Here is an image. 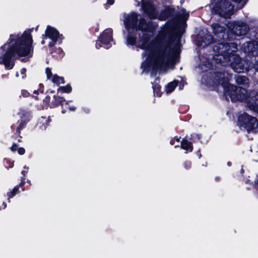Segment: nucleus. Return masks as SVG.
Returning <instances> with one entry per match:
<instances>
[{
  "label": "nucleus",
  "mask_w": 258,
  "mask_h": 258,
  "mask_svg": "<svg viewBox=\"0 0 258 258\" xmlns=\"http://www.w3.org/2000/svg\"><path fill=\"white\" fill-rule=\"evenodd\" d=\"M254 68L255 70L258 72V60L255 62L254 64Z\"/></svg>",
  "instance_id": "34"
},
{
  "label": "nucleus",
  "mask_w": 258,
  "mask_h": 258,
  "mask_svg": "<svg viewBox=\"0 0 258 258\" xmlns=\"http://www.w3.org/2000/svg\"><path fill=\"white\" fill-rule=\"evenodd\" d=\"M69 108H70V110H72V111H74L76 109V108L75 107H70Z\"/></svg>",
  "instance_id": "37"
},
{
  "label": "nucleus",
  "mask_w": 258,
  "mask_h": 258,
  "mask_svg": "<svg viewBox=\"0 0 258 258\" xmlns=\"http://www.w3.org/2000/svg\"><path fill=\"white\" fill-rule=\"evenodd\" d=\"M31 30L25 31L20 36L12 34L7 44L0 48V63H4L6 69L10 70L14 66L11 58L16 55L25 56L31 53L32 38Z\"/></svg>",
  "instance_id": "2"
},
{
  "label": "nucleus",
  "mask_w": 258,
  "mask_h": 258,
  "mask_svg": "<svg viewBox=\"0 0 258 258\" xmlns=\"http://www.w3.org/2000/svg\"><path fill=\"white\" fill-rule=\"evenodd\" d=\"M138 15L133 13L125 18L124 25L126 28H135L143 31L141 47L146 50L150 67L155 70L169 63H175L180 52L181 31L179 18L170 20L162 29L157 37L149 41L155 28L147 23L143 18L138 25Z\"/></svg>",
  "instance_id": "1"
},
{
  "label": "nucleus",
  "mask_w": 258,
  "mask_h": 258,
  "mask_svg": "<svg viewBox=\"0 0 258 258\" xmlns=\"http://www.w3.org/2000/svg\"><path fill=\"white\" fill-rule=\"evenodd\" d=\"M17 148H18V146L17 145V144H14L12 145V146L11 147V150L12 151L14 152V151H16V150L17 149Z\"/></svg>",
  "instance_id": "31"
},
{
  "label": "nucleus",
  "mask_w": 258,
  "mask_h": 258,
  "mask_svg": "<svg viewBox=\"0 0 258 258\" xmlns=\"http://www.w3.org/2000/svg\"><path fill=\"white\" fill-rule=\"evenodd\" d=\"M19 115L21 118V121L19 123V126L17 127V131H18L20 129L23 127L25 124L29 121L30 118V114L25 111H21L19 113Z\"/></svg>",
  "instance_id": "15"
},
{
  "label": "nucleus",
  "mask_w": 258,
  "mask_h": 258,
  "mask_svg": "<svg viewBox=\"0 0 258 258\" xmlns=\"http://www.w3.org/2000/svg\"><path fill=\"white\" fill-rule=\"evenodd\" d=\"M174 13V9L167 8L163 11L159 16L158 19L160 20L163 21L166 20Z\"/></svg>",
  "instance_id": "17"
},
{
  "label": "nucleus",
  "mask_w": 258,
  "mask_h": 258,
  "mask_svg": "<svg viewBox=\"0 0 258 258\" xmlns=\"http://www.w3.org/2000/svg\"><path fill=\"white\" fill-rule=\"evenodd\" d=\"M6 208V204L5 203H3L1 205H0V209H5Z\"/></svg>",
  "instance_id": "36"
},
{
  "label": "nucleus",
  "mask_w": 258,
  "mask_h": 258,
  "mask_svg": "<svg viewBox=\"0 0 258 258\" xmlns=\"http://www.w3.org/2000/svg\"><path fill=\"white\" fill-rule=\"evenodd\" d=\"M238 123L240 128H243L248 132H258L257 119L246 113H243L239 116Z\"/></svg>",
  "instance_id": "6"
},
{
  "label": "nucleus",
  "mask_w": 258,
  "mask_h": 258,
  "mask_svg": "<svg viewBox=\"0 0 258 258\" xmlns=\"http://www.w3.org/2000/svg\"><path fill=\"white\" fill-rule=\"evenodd\" d=\"M228 165H230V164L229 162L228 163Z\"/></svg>",
  "instance_id": "47"
},
{
  "label": "nucleus",
  "mask_w": 258,
  "mask_h": 258,
  "mask_svg": "<svg viewBox=\"0 0 258 258\" xmlns=\"http://www.w3.org/2000/svg\"><path fill=\"white\" fill-rule=\"evenodd\" d=\"M254 186L255 188L258 190V179L254 181Z\"/></svg>",
  "instance_id": "35"
},
{
  "label": "nucleus",
  "mask_w": 258,
  "mask_h": 258,
  "mask_svg": "<svg viewBox=\"0 0 258 258\" xmlns=\"http://www.w3.org/2000/svg\"><path fill=\"white\" fill-rule=\"evenodd\" d=\"M142 9L144 12L151 19L157 18L158 13L156 12L155 7L150 3L146 2L145 0H142Z\"/></svg>",
  "instance_id": "11"
},
{
  "label": "nucleus",
  "mask_w": 258,
  "mask_h": 258,
  "mask_svg": "<svg viewBox=\"0 0 258 258\" xmlns=\"http://www.w3.org/2000/svg\"><path fill=\"white\" fill-rule=\"evenodd\" d=\"M212 28L213 29V33L215 35H219V36L224 37V34L225 31V28L224 27L221 26L218 24H213L212 25Z\"/></svg>",
  "instance_id": "16"
},
{
  "label": "nucleus",
  "mask_w": 258,
  "mask_h": 258,
  "mask_svg": "<svg viewBox=\"0 0 258 258\" xmlns=\"http://www.w3.org/2000/svg\"><path fill=\"white\" fill-rule=\"evenodd\" d=\"M24 168L28 169V167H27L26 166H24Z\"/></svg>",
  "instance_id": "45"
},
{
  "label": "nucleus",
  "mask_w": 258,
  "mask_h": 258,
  "mask_svg": "<svg viewBox=\"0 0 258 258\" xmlns=\"http://www.w3.org/2000/svg\"><path fill=\"white\" fill-rule=\"evenodd\" d=\"M58 90L65 93H70L72 91V88L70 85H67L64 87H59Z\"/></svg>",
  "instance_id": "24"
},
{
  "label": "nucleus",
  "mask_w": 258,
  "mask_h": 258,
  "mask_svg": "<svg viewBox=\"0 0 258 258\" xmlns=\"http://www.w3.org/2000/svg\"><path fill=\"white\" fill-rule=\"evenodd\" d=\"M210 8L213 13L225 18H229L234 13V6L227 0H213Z\"/></svg>",
  "instance_id": "5"
},
{
  "label": "nucleus",
  "mask_w": 258,
  "mask_h": 258,
  "mask_svg": "<svg viewBox=\"0 0 258 258\" xmlns=\"http://www.w3.org/2000/svg\"><path fill=\"white\" fill-rule=\"evenodd\" d=\"M255 37L256 39H258V29L257 30Z\"/></svg>",
  "instance_id": "39"
},
{
  "label": "nucleus",
  "mask_w": 258,
  "mask_h": 258,
  "mask_svg": "<svg viewBox=\"0 0 258 258\" xmlns=\"http://www.w3.org/2000/svg\"><path fill=\"white\" fill-rule=\"evenodd\" d=\"M21 173L24 176H25L26 172L25 171H22Z\"/></svg>",
  "instance_id": "40"
},
{
  "label": "nucleus",
  "mask_w": 258,
  "mask_h": 258,
  "mask_svg": "<svg viewBox=\"0 0 258 258\" xmlns=\"http://www.w3.org/2000/svg\"><path fill=\"white\" fill-rule=\"evenodd\" d=\"M182 15V19L183 20H186L188 17V14L186 13L185 10L183 11Z\"/></svg>",
  "instance_id": "28"
},
{
  "label": "nucleus",
  "mask_w": 258,
  "mask_h": 258,
  "mask_svg": "<svg viewBox=\"0 0 258 258\" xmlns=\"http://www.w3.org/2000/svg\"><path fill=\"white\" fill-rule=\"evenodd\" d=\"M54 101L53 102V107L58 106L59 104H62V102L65 101V100L62 97L56 96H54Z\"/></svg>",
  "instance_id": "22"
},
{
  "label": "nucleus",
  "mask_w": 258,
  "mask_h": 258,
  "mask_svg": "<svg viewBox=\"0 0 258 258\" xmlns=\"http://www.w3.org/2000/svg\"><path fill=\"white\" fill-rule=\"evenodd\" d=\"M243 101H246L250 110L258 112V93L256 91L246 92V98Z\"/></svg>",
  "instance_id": "9"
},
{
  "label": "nucleus",
  "mask_w": 258,
  "mask_h": 258,
  "mask_svg": "<svg viewBox=\"0 0 258 258\" xmlns=\"http://www.w3.org/2000/svg\"><path fill=\"white\" fill-rule=\"evenodd\" d=\"M238 88H242V87H237L236 86V89H235V92H236V96H242V94L240 92H239V91H238Z\"/></svg>",
  "instance_id": "33"
},
{
  "label": "nucleus",
  "mask_w": 258,
  "mask_h": 258,
  "mask_svg": "<svg viewBox=\"0 0 258 258\" xmlns=\"http://www.w3.org/2000/svg\"><path fill=\"white\" fill-rule=\"evenodd\" d=\"M213 40L212 36L210 34H206L200 37L198 42V45L204 47L212 43Z\"/></svg>",
  "instance_id": "14"
},
{
  "label": "nucleus",
  "mask_w": 258,
  "mask_h": 258,
  "mask_svg": "<svg viewBox=\"0 0 258 258\" xmlns=\"http://www.w3.org/2000/svg\"><path fill=\"white\" fill-rule=\"evenodd\" d=\"M215 55L213 58L217 63L225 64L229 61L230 58L237 50V46L235 43H228L223 41L215 42L213 47Z\"/></svg>",
  "instance_id": "4"
},
{
  "label": "nucleus",
  "mask_w": 258,
  "mask_h": 258,
  "mask_svg": "<svg viewBox=\"0 0 258 258\" xmlns=\"http://www.w3.org/2000/svg\"><path fill=\"white\" fill-rule=\"evenodd\" d=\"M191 143L188 142L187 140L184 139L182 140L181 142V148L185 150H188V149L191 148Z\"/></svg>",
  "instance_id": "20"
},
{
  "label": "nucleus",
  "mask_w": 258,
  "mask_h": 258,
  "mask_svg": "<svg viewBox=\"0 0 258 258\" xmlns=\"http://www.w3.org/2000/svg\"><path fill=\"white\" fill-rule=\"evenodd\" d=\"M243 49L245 52L251 53L254 55H258V41L245 42L243 44Z\"/></svg>",
  "instance_id": "13"
},
{
  "label": "nucleus",
  "mask_w": 258,
  "mask_h": 258,
  "mask_svg": "<svg viewBox=\"0 0 258 258\" xmlns=\"http://www.w3.org/2000/svg\"><path fill=\"white\" fill-rule=\"evenodd\" d=\"M112 30L111 29H106L100 37V38L96 41V47L97 49L101 46V44L104 45L106 48L111 46L109 43L112 38Z\"/></svg>",
  "instance_id": "10"
},
{
  "label": "nucleus",
  "mask_w": 258,
  "mask_h": 258,
  "mask_svg": "<svg viewBox=\"0 0 258 258\" xmlns=\"http://www.w3.org/2000/svg\"><path fill=\"white\" fill-rule=\"evenodd\" d=\"M25 72H26V70L25 69L23 68V69H22L20 71V73L22 75V78L23 79L25 78Z\"/></svg>",
  "instance_id": "30"
},
{
  "label": "nucleus",
  "mask_w": 258,
  "mask_h": 258,
  "mask_svg": "<svg viewBox=\"0 0 258 258\" xmlns=\"http://www.w3.org/2000/svg\"><path fill=\"white\" fill-rule=\"evenodd\" d=\"M213 77V82L214 85H221L223 88L224 96L226 99H229L232 102L238 100L243 101L246 98V90L244 88H238V91L242 94V96H236L235 94L236 86L231 85L228 83L229 75L227 73L216 72Z\"/></svg>",
  "instance_id": "3"
},
{
  "label": "nucleus",
  "mask_w": 258,
  "mask_h": 258,
  "mask_svg": "<svg viewBox=\"0 0 258 258\" xmlns=\"http://www.w3.org/2000/svg\"><path fill=\"white\" fill-rule=\"evenodd\" d=\"M112 5H113V0H107V3L104 4L105 8L107 9Z\"/></svg>",
  "instance_id": "27"
},
{
  "label": "nucleus",
  "mask_w": 258,
  "mask_h": 258,
  "mask_svg": "<svg viewBox=\"0 0 258 258\" xmlns=\"http://www.w3.org/2000/svg\"><path fill=\"white\" fill-rule=\"evenodd\" d=\"M25 149L23 148H19L18 149V152L20 155H23L25 153Z\"/></svg>",
  "instance_id": "29"
},
{
  "label": "nucleus",
  "mask_w": 258,
  "mask_h": 258,
  "mask_svg": "<svg viewBox=\"0 0 258 258\" xmlns=\"http://www.w3.org/2000/svg\"><path fill=\"white\" fill-rule=\"evenodd\" d=\"M16 77H18L19 76V73H17L16 74Z\"/></svg>",
  "instance_id": "42"
},
{
  "label": "nucleus",
  "mask_w": 258,
  "mask_h": 258,
  "mask_svg": "<svg viewBox=\"0 0 258 258\" xmlns=\"http://www.w3.org/2000/svg\"><path fill=\"white\" fill-rule=\"evenodd\" d=\"M19 192V187L18 186L15 187L11 191L8 192L7 194L9 198H11L13 197L15 195L18 194Z\"/></svg>",
  "instance_id": "23"
},
{
  "label": "nucleus",
  "mask_w": 258,
  "mask_h": 258,
  "mask_svg": "<svg viewBox=\"0 0 258 258\" xmlns=\"http://www.w3.org/2000/svg\"><path fill=\"white\" fill-rule=\"evenodd\" d=\"M236 82L238 85H246L248 83L247 77L243 76H238L236 78Z\"/></svg>",
  "instance_id": "18"
},
{
  "label": "nucleus",
  "mask_w": 258,
  "mask_h": 258,
  "mask_svg": "<svg viewBox=\"0 0 258 258\" xmlns=\"http://www.w3.org/2000/svg\"><path fill=\"white\" fill-rule=\"evenodd\" d=\"M52 82L57 85L64 83L63 78L56 75L53 76L52 78Z\"/></svg>",
  "instance_id": "21"
},
{
  "label": "nucleus",
  "mask_w": 258,
  "mask_h": 258,
  "mask_svg": "<svg viewBox=\"0 0 258 258\" xmlns=\"http://www.w3.org/2000/svg\"><path fill=\"white\" fill-rule=\"evenodd\" d=\"M48 37L52 42L49 44V46H53L55 43L57 41V39L59 37L58 32L54 28L48 26L45 31V36Z\"/></svg>",
  "instance_id": "12"
},
{
  "label": "nucleus",
  "mask_w": 258,
  "mask_h": 258,
  "mask_svg": "<svg viewBox=\"0 0 258 258\" xmlns=\"http://www.w3.org/2000/svg\"><path fill=\"white\" fill-rule=\"evenodd\" d=\"M57 51H58V53H62V50L61 48H59L57 49Z\"/></svg>",
  "instance_id": "38"
},
{
  "label": "nucleus",
  "mask_w": 258,
  "mask_h": 258,
  "mask_svg": "<svg viewBox=\"0 0 258 258\" xmlns=\"http://www.w3.org/2000/svg\"><path fill=\"white\" fill-rule=\"evenodd\" d=\"M127 41L131 44H134L136 42V39L132 36H129L127 38Z\"/></svg>",
  "instance_id": "26"
},
{
  "label": "nucleus",
  "mask_w": 258,
  "mask_h": 258,
  "mask_svg": "<svg viewBox=\"0 0 258 258\" xmlns=\"http://www.w3.org/2000/svg\"><path fill=\"white\" fill-rule=\"evenodd\" d=\"M34 93H35V94L37 93V91H36V90H35V91H34Z\"/></svg>",
  "instance_id": "43"
},
{
  "label": "nucleus",
  "mask_w": 258,
  "mask_h": 258,
  "mask_svg": "<svg viewBox=\"0 0 258 258\" xmlns=\"http://www.w3.org/2000/svg\"><path fill=\"white\" fill-rule=\"evenodd\" d=\"M45 73L47 76V79L50 80L52 76V72L49 68H47L45 70Z\"/></svg>",
  "instance_id": "25"
},
{
  "label": "nucleus",
  "mask_w": 258,
  "mask_h": 258,
  "mask_svg": "<svg viewBox=\"0 0 258 258\" xmlns=\"http://www.w3.org/2000/svg\"><path fill=\"white\" fill-rule=\"evenodd\" d=\"M44 43H45V41H44V40H42V41H41V44H44Z\"/></svg>",
  "instance_id": "41"
},
{
  "label": "nucleus",
  "mask_w": 258,
  "mask_h": 258,
  "mask_svg": "<svg viewBox=\"0 0 258 258\" xmlns=\"http://www.w3.org/2000/svg\"><path fill=\"white\" fill-rule=\"evenodd\" d=\"M22 95L25 97H28L29 96V93L26 90L22 91Z\"/></svg>",
  "instance_id": "32"
},
{
  "label": "nucleus",
  "mask_w": 258,
  "mask_h": 258,
  "mask_svg": "<svg viewBox=\"0 0 258 258\" xmlns=\"http://www.w3.org/2000/svg\"><path fill=\"white\" fill-rule=\"evenodd\" d=\"M256 157L258 158V152H257V154H256Z\"/></svg>",
  "instance_id": "44"
},
{
  "label": "nucleus",
  "mask_w": 258,
  "mask_h": 258,
  "mask_svg": "<svg viewBox=\"0 0 258 258\" xmlns=\"http://www.w3.org/2000/svg\"><path fill=\"white\" fill-rule=\"evenodd\" d=\"M245 60L241 58L235 53L231 55L229 61H226L223 66H230L231 68L236 73H241L246 70L245 66Z\"/></svg>",
  "instance_id": "7"
},
{
  "label": "nucleus",
  "mask_w": 258,
  "mask_h": 258,
  "mask_svg": "<svg viewBox=\"0 0 258 258\" xmlns=\"http://www.w3.org/2000/svg\"><path fill=\"white\" fill-rule=\"evenodd\" d=\"M228 27L233 33L239 36L246 34L249 31V27L247 24L241 21L229 23Z\"/></svg>",
  "instance_id": "8"
},
{
  "label": "nucleus",
  "mask_w": 258,
  "mask_h": 258,
  "mask_svg": "<svg viewBox=\"0 0 258 258\" xmlns=\"http://www.w3.org/2000/svg\"><path fill=\"white\" fill-rule=\"evenodd\" d=\"M210 67H211V65L209 64V67H208V68H210Z\"/></svg>",
  "instance_id": "46"
},
{
  "label": "nucleus",
  "mask_w": 258,
  "mask_h": 258,
  "mask_svg": "<svg viewBox=\"0 0 258 258\" xmlns=\"http://www.w3.org/2000/svg\"><path fill=\"white\" fill-rule=\"evenodd\" d=\"M177 85V82L176 81H173L172 82L169 83L166 87V91L167 93H169L173 91L176 86Z\"/></svg>",
  "instance_id": "19"
}]
</instances>
